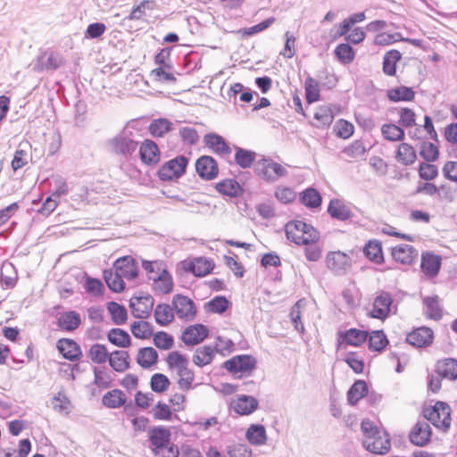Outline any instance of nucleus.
Here are the masks:
<instances>
[{"mask_svg": "<svg viewBox=\"0 0 457 457\" xmlns=\"http://www.w3.org/2000/svg\"><path fill=\"white\" fill-rule=\"evenodd\" d=\"M363 434V447L374 454H386L391 448L388 434L380 430L371 420H363L361 423Z\"/></svg>", "mask_w": 457, "mask_h": 457, "instance_id": "nucleus-1", "label": "nucleus"}, {"mask_svg": "<svg viewBox=\"0 0 457 457\" xmlns=\"http://www.w3.org/2000/svg\"><path fill=\"white\" fill-rule=\"evenodd\" d=\"M253 171L257 177L268 183H273L287 175V170L270 157H262L254 163Z\"/></svg>", "mask_w": 457, "mask_h": 457, "instance_id": "nucleus-2", "label": "nucleus"}, {"mask_svg": "<svg viewBox=\"0 0 457 457\" xmlns=\"http://www.w3.org/2000/svg\"><path fill=\"white\" fill-rule=\"evenodd\" d=\"M423 416L436 428L445 432L450 428L452 420L451 408L445 402L437 401L435 405L425 408L423 410Z\"/></svg>", "mask_w": 457, "mask_h": 457, "instance_id": "nucleus-3", "label": "nucleus"}, {"mask_svg": "<svg viewBox=\"0 0 457 457\" xmlns=\"http://www.w3.org/2000/svg\"><path fill=\"white\" fill-rule=\"evenodd\" d=\"M189 159L183 155H178L164 162L159 169L157 175L162 181H171L181 178L187 171Z\"/></svg>", "mask_w": 457, "mask_h": 457, "instance_id": "nucleus-4", "label": "nucleus"}, {"mask_svg": "<svg viewBox=\"0 0 457 457\" xmlns=\"http://www.w3.org/2000/svg\"><path fill=\"white\" fill-rule=\"evenodd\" d=\"M112 152L125 159L130 157L137 148L138 142L133 137V133L123 130L109 140Z\"/></svg>", "mask_w": 457, "mask_h": 457, "instance_id": "nucleus-5", "label": "nucleus"}, {"mask_svg": "<svg viewBox=\"0 0 457 457\" xmlns=\"http://www.w3.org/2000/svg\"><path fill=\"white\" fill-rule=\"evenodd\" d=\"M256 358L251 354H238L222 363V368L234 375L250 373L256 368Z\"/></svg>", "mask_w": 457, "mask_h": 457, "instance_id": "nucleus-6", "label": "nucleus"}, {"mask_svg": "<svg viewBox=\"0 0 457 457\" xmlns=\"http://www.w3.org/2000/svg\"><path fill=\"white\" fill-rule=\"evenodd\" d=\"M394 300L389 292L380 291L375 297L369 317L379 320H386L392 312Z\"/></svg>", "mask_w": 457, "mask_h": 457, "instance_id": "nucleus-7", "label": "nucleus"}, {"mask_svg": "<svg viewBox=\"0 0 457 457\" xmlns=\"http://www.w3.org/2000/svg\"><path fill=\"white\" fill-rule=\"evenodd\" d=\"M154 304V299L149 294H140L129 300V308L137 319H146L150 316Z\"/></svg>", "mask_w": 457, "mask_h": 457, "instance_id": "nucleus-8", "label": "nucleus"}, {"mask_svg": "<svg viewBox=\"0 0 457 457\" xmlns=\"http://www.w3.org/2000/svg\"><path fill=\"white\" fill-rule=\"evenodd\" d=\"M177 133H171L168 137V144L170 148H175L178 144L179 137L185 145L190 146L195 145L199 141V135L195 128L181 125V121H176Z\"/></svg>", "mask_w": 457, "mask_h": 457, "instance_id": "nucleus-9", "label": "nucleus"}, {"mask_svg": "<svg viewBox=\"0 0 457 457\" xmlns=\"http://www.w3.org/2000/svg\"><path fill=\"white\" fill-rule=\"evenodd\" d=\"M172 305L177 316L186 320H193L196 315V307L192 299L177 294L173 296Z\"/></svg>", "mask_w": 457, "mask_h": 457, "instance_id": "nucleus-10", "label": "nucleus"}, {"mask_svg": "<svg viewBox=\"0 0 457 457\" xmlns=\"http://www.w3.org/2000/svg\"><path fill=\"white\" fill-rule=\"evenodd\" d=\"M195 170L198 176L204 180H212L219 174V166L216 160L210 155H202L195 161Z\"/></svg>", "mask_w": 457, "mask_h": 457, "instance_id": "nucleus-11", "label": "nucleus"}, {"mask_svg": "<svg viewBox=\"0 0 457 457\" xmlns=\"http://www.w3.org/2000/svg\"><path fill=\"white\" fill-rule=\"evenodd\" d=\"M209 336V329L204 324H194L187 327L182 335L181 340L187 346H194L201 344Z\"/></svg>", "mask_w": 457, "mask_h": 457, "instance_id": "nucleus-12", "label": "nucleus"}, {"mask_svg": "<svg viewBox=\"0 0 457 457\" xmlns=\"http://www.w3.org/2000/svg\"><path fill=\"white\" fill-rule=\"evenodd\" d=\"M433 339V330L425 326L413 329L406 336V343L417 348H423L430 345Z\"/></svg>", "mask_w": 457, "mask_h": 457, "instance_id": "nucleus-13", "label": "nucleus"}, {"mask_svg": "<svg viewBox=\"0 0 457 457\" xmlns=\"http://www.w3.org/2000/svg\"><path fill=\"white\" fill-rule=\"evenodd\" d=\"M63 64L61 54L54 51L41 53L34 64V70L37 71H55Z\"/></svg>", "mask_w": 457, "mask_h": 457, "instance_id": "nucleus-14", "label": "nucleus"}, {"mask_svg": "<svg viewBox=\"0 0 457 457\" xmlns=\"http://www.w3.org/2000/svg\"><path fill=\"white\" fill-rule=\"evenodd\" d=\"M432 429L426 421H418L409 434V440L414 445L423 447L431 441Z\"/></svg>", "mask_w": 457, "mask_h": 457, "instance_id": "nucleus-15", "label": "nucleus"}, {"mask_svg": "<svg viewBox=\"0 0 457 457\" xmlns=\"http://www.w3.org/2000/svg\"><path fill=\"white\" fill-rule=\"evenodd\" d=\"M369 337L368 330H361L355 328H351L343 331H338L337 341L338 344H345L355 347L361 346L365 343Z\"/></svg>", "mask_w": 457, "mask_h": 457, "instance_id": "nucleus-16", "label": "nucleus"}, {"mask_svg": "<svg viewBox=\"0 0 457 457\" xmlns=\"http://www.w3.org/2000/svg\"><path fill=\"white\" fill-rule=\"evenodd\" d=\"M204 145L210 148L213 154L220 156H227L232 153V149L228 143L220 135L211 132L204 137Z\"/></svg>", "mask_w": 457, "mask_h": 457, "instance_id": "nucleus-17", "label": "nucleus"}, {"mask_svg": "<svg viewBox=\"0 0 457 457\" xmlns=\"http://www.w3.org/2000/svg\"><path fill=\"white\" fill-rule=\"evenodd\" d=\"M148 437L153 450H162L169 446L171 438V433L169 428L164 426H154L148 431Z\"/></svg>", "mask_w": 457, "mask_h": 457, "instance_id": "nucleus-18", "label": "nucleus"}, {"mask_svg": "<svg viewBox=\"0 0 457 457\" xmlns=\"http://www.w3.org/2000/svg\"><path fill=\"white\" fill-rule=\"evenodd\" d=\"M57 349L62 357L71 361L81 359L83 353L79 345L70 338H62L57 341Z\"/></svg>", "mask_w": 457, "mask_h": 457, "instance_id": "nucleus-19", "label": "nucleus"}, {"mask_svg": "<svg viewBox=\"0 0 457 457\" xmlns=\"http://www.w3.org/2000/svg\"><path fill=\"white\" fill-rule=\"evenodd\" d=\"M214 267L215 264L212 260L205 257H198L187 262L184 268L187 272L192 273L195 277L202 278L211 273Z\"/></svg>", "mask_w": 457, "mask_h": 457, "instance_id": "nucleus-20", "label": "nucleus"}, {"mask_svg": "<svg viewBox=\"0 0 457 457\" xmlns=\"http://www.w3.org/2000/svg\"><path fill=\"white\" fill-rule=\"evenodd\" d=\"M113 268L128 279H133L138 275V267L129 255L118 258L113 263Z\"/></svg>", "mask_w": 457, "mask_h": 457, "instance_id": "nucleus-21", "label": "nucleus"}, {"mask_svg": "<svg viewBox=\"0 0 457 457\" xmlns=\"http://www.w3.org/2000/svg\"><path fill=\"white\" fill-rule=\"evenodd\" d=\"M442 264L441 256L432 252L423 253L421 255L420 268L423 273L428 277H436L440 271Z\"/></svg>", "mask_w": 457, "mask_h": 457, "instance_id": "nucleus-22", "label": "nucleus"}, {"mask_svg": "<svg viewBox=\"0 0 457 457\" xmlns=\"http://www.w3.org/2000/svg\"><path fill=\"white\" fill-rule=\"evenodd\" d=\"M139 155L141 161L147 164H156L160 161V150L155 142L145 139L139 148Z\"/></svg>", "mask_w": 457, "mask_h": 457, "instance_id": "nucleus-23", "label": "nucleus"}, {"mask_svg": "<svg viewBox=\"0 0 457 457\" xmlns=\"http://www.w3.org/2000/svg\"><path fill=\"white\" fill-rule=\"evenodd\" d=\"M393 259L402 264L410 265L418 256V251L411 245L402 244L392 249Z\"/></svg>", "mask_w": 457, "mask_h": 457, "instance_id": "nucleus-24", "label": "nucleus"}, {"mask_svg": "<svg viewBox=\"0 0 457 457\" xmlns=\"http://www.w3.org/2000/svg\"><path fill=\"white\" fill-rule=\"evenodd\" d=\"M258 400L247 395H237V400L233 403V409L240 415H250L258 409Z\"/></svg>", "mask_w": 457, "mask_h": 457, "instance_id": "nucleus-25", "label": "nucleus"}, {"mask_svg": "<svg viewBox=\"0 0 457 457\" xmlns=\"http://www.w3.org/2000/svg\"><path fill=\"white\" fill-rule=\"evenodd\" d=\"M215 189L222 195L237 198L244 194L243 187L235 179H225L218 182Z\"/></svg>", "mask_w": 457, "mask_h": 457, "instance_id": "nucleus-26", "label": "nucleus"}, {"mask_svg": "<svg viewBox=\"0 0 457 457\" xmlns=\"http://www.w3.org/2000/svg\"><path fill=\"white\" fill-rule=\"evenodd\" d=\"M81 324V317L76 311H67L60 314L57 319L58 327L66 332L76 330Z\"/></svg>", "mask_w": 457, "mask_h": 457, "instance_id": "nucleus-27", "label": "nucleus"}, {"mask_svg": "<svg viewBox=\"0 0 457 457\" xmlns=\"http://www.w3.org/2000/svg\"><path fill=\"white\" fill-rule=\"evenodd\" d=\"M436 372L444 378L449 380L457 379V360L454 358H445L439 360L436 364Z\"/></svg>", "mask_w": 457, "mask_h": 457, "instance_id": "nucleus-28", "label": "nucleus"}, {"mask_svg": "<svg viewBox=\"0 0 457 457\" xmlns=\"http://www.w3.org/2000/svg\"><path fill=\"white\" fill-rule=\"evenodd\" d=\"M149 279L154 281V289L155 292L169 294L173 289V280L167 269H162L156 276H149Z\"/></svg>", "mask_w": 457, "mask_h": 457, "instance_id": "nucleus-29", "label": "nucleus"}, {"mask_svg": "<svg viewBox=\"0 0 457 457\" xmlns=\"http://www.w3.org/2000/svg\"><path fill=\"white\" fill-rule=\"evenodd\" d=\"M109 365L117 372L122 373L129 369L130 357L127 351L115 350L110 353Z\"/></svg>", "mask_w": 457, "mask_h": 457, "instance_id": "nucleus-30", "label": "nucleus"}, {"mask_svg": "<svg viewBox=\"0 0 457 457\" xmlns=\"http://www.w3.org/2000/svg\"><path fill=\"white\" fill-rule=\"evenodd\" d=\"M328 267L338 273L345 272L351 266L350 257L342 252H333L327 257Z\"/></svg>", "mask_w": 457, "mask_h": 457, "instance_id": "nucleus-31", "label": "nucleus"}, {"mask_svg": "<svg viewBox=\"0 0 457 457\" xmlns=\"http://www.w3.org/2000/svg\"><path fill=\"white\" fill-rule=\"evenodd\" d=\"M364 256L375 264L384 262L382 244L378 239L369 240L363 247Z\"/></svg>", "mask_w": 457, "mask_h": 457, "instance_id": "nucleus-32", "label": "nucleus"}, {"mask_svg": "<svg viewBox=\"0 0 457 457\" xmlns=\"http://www.w3.org/2000/svg\"><path fill=\"white\" fill-rule=\"evenodd\" d=\"M328 213L331 218L345 221L353 216L352 211L339 199L333 198L328 206Z\"/></svg>", "mask_w": 457, "mask_h": 457, "instance_id": "nucleus-33", "label": "nucleus"}, {"mask_svg": "<svg viewBox=\"0 0 457 457\" xmlns=\"http://www.w3.org/2000/svg\"><path fill=\"white\" fill-rule=\"evenodd\" d=\"M386 96L393 103L411 102L415 97V92L411 87L400 86L388 89Z\"/></svg>", "mask_w": 457, "mask_h": 457, "instance_id": "nucleus-34", "label": "nucleus"}, {"mask_svg": "<svg viewBox=\"0 0 457 457\" xmlns=\"http://www.w3.org/2000/svg\"><path fill=\"white\" fill-rule=\"evenodd\" d=\"M368 395V384L365 380L358 379L350 386L347 391V402L351 406H354L357 403Z\"/></svg>", "mask_w": 457, "mask_h": 457, "instance_id": "nucleus-35", "label": "nucleus"}, {"mask_svg": "<svg viewBox=\"0 0 457 457\" xmlns=\"http://www.w3.org/2000/svg\"><path fill=\"white\" fill-rule=\"evenodd\" d=\"M175 129V124L166 118L153 120L149 125V132L156 137H162L170 132L171 134Z\"/></svg>", "mask_w": 457, "mask_h": 457, "instance_id": "nucleus-36", "label": "nucleus"}, {"mask_svg": "<svg viewBox=\"0 0 457 457\" xmlns=\"http://www.w3.org/2000/svg\"><path fill=\"white\" fill-rule=\"evenodd\" d=\"M423 304L426 307L425 315L433 320H439L443 317V309L438 295L425 296Z\"/></svg>", "mask_w": 457, "mask_h": 457, "instance_id": "nucleus-37", "label": "nucleus"}, {"mask_svg": "<svg viewBox=\"0 0 457 457\" xmlns=\"http://www.w3.org/2000/svg\"><path fill=\"white\" fill-rule=\"evenodd\" d=\"M108 341L120 348H128L131 345V337L129 334L120 328H113L107 333Z\"/></svg>", "mask_w": 457, "mask_h": 457, "instance_id": "nucleus-38", "label": "nucleus"}, {"mask_svg": "<svg viewBox=\"0 0 457 457\" xmlns=\"http://www.w3.org/2000/svg\"><path fill=\"white\" fill-rule=\"evenodd\" d=\"M216 348L212 345H204L195 350L192 361L195 365L202 368L212 362Z\"/></svg>", "mask_w": 457, "mask_h": 457, "instance_id": "nucleus-39", "label": "nucleus"}, {"mask_svg": "<svg viewBox=\"0 0 457 457\" xmlns=\"http://www.w3.org/2000/svg\"><path fill=\"white\" fill-rule=\"evenodd\" d=\"M245 438L253 445H262L266 444V429L262 424H252L246 429Z\"/></svg>", "mask_w": 457, "mask_h": 457, "instance_id": "nucleus-40", "label": "nucleus"}, {"mask_svg": "<svg viewBox=\"0 0 457 457\" xmlns=\"http://www.w3.org/2000/svg\"><path fill=\"white\" fill-rule=\"evenodd\" d=\"M158 361L157 351L151 347H142L138 350L137 362L143 369H148Z\"/></svg>", "mask_w": 457, "mask_h": 457, "instance_id": "nucleus-41", "label": "nucleus"}, {"mask_svg": "<svg viewBox=\"0 0 457 457\" xmlns=\"http://www.w3.org/2000/svg\"><path fill=\"white\" fill-rule=\"evenodd\" d=\"M126 395L120 389L108 391L102 398V403L107 408L116 409L126 403Z\"/></svg>", "mask_w": 457, "mask_h": 457, "instance_id": "nucleus-42", "label": "nucleus"}, {"mask_svg": "<svg viewBox=\"0 0 457 457\" xmlns=\"http://www.w3.org/2000/svg\"><path fill=\"white\" fill-rule=\"evenodd\" d=\"M367 341L371 352H382L389 343L386 335L381 329L369 332Z\"/></svg>", "mask_w": 457, "mask_h": 457, "instance_id": "nucleus-43", "label": "nucleus"}, {"mask_svg": "<svg viewBox=\"0 0 457 457\" xmlns=\"http://www.w3.org/2000/svg\"><path fill=\"white\" fill-rule=\"evenodd\" d=\"M236 150L235 153V162L242 169L250 168L253 164L255 163L256 153L252 150H248L245 148H242L237 145H234Z\"/></svg>", "mask_w": 457, "mask_h": 457, "instance_id": "nucleus-44", "label": "nucleus"}, {"mask_svg": "<svg viewBox=\"0 0 457 457\" xmlns=\"http://www.w3.org/2000/svg\"><path fill=\"white\" fill-rule=\"evenodd\" d=\"M104 279L107 287L115 293H120L125 288V282L123 281L124 276H121L115 270H105L103 274Z\"/></svg>", "mask_w": 457, "mask_h": 457, "instance_id": "nucleus-45", "label": "nucleus"}, {"mask_svg": "<svg viewBox=\"0 0 457 457\" xmlns=\"http://www.w3.org/2000/svg\"><path fill=\"white\" fill-rule=\"evenodd\" d=\"M401 58L402 54L398 50L392 49L387 51L383 58V72L387 76H395L396 73V64Z\"/></svg>", "mask_w": 457, "mask_h": 457, "instance_id": "nucleus-46", "label": "nucleus"}, {"mask_svg": "<svg viewBox=\"0 0 457 457\" xmlns=\"http://www.w3.org/2000/svg\"><path fill=\"white\" fill-rule=\"evenodd\" d=\"M154 319L158 325L165 327L174 319L173 309L168 303H159L154 309Z\"/></svg>", "mask_w": 457, "mask_h": 457, "instance_id": "nucleus-47", "label": "nucleus"}, {"mask_svg": "<svg viewBox=\"0 0 457 457\" xmlns=\"http://www.w3.org/2000/svg\"><path fill=\"white\" fill-rule=\"evenodd\" d=\"M231 306L229 300L224 295H216L204 304L206 312L223 314Z\"/></svg>", "mask_w": 457, "mask_h": 457, "instance_id": "nucleus-48", "label": "nucleus"}, {"mask_svg": "<svg viewBox=\"0 0 457 457\" xmlns=\"http://www.w3.org/2000/svg\"><path fill=\"white\" fill-rule=\"evenodd\" d=\"M107 310L115 325H123L127 322L128 311L124 305L114 301H111L107 303Z\"/></svg>", "mask_w": 457, "mask_h": 457, "instance_id": "nucleus-49", "label": "nucleus"}, {"mask_svg": "<svg viewBox=\"0 0 457 457\" xmlns=\"http://www.w3.org/2000/svg\"><path fill=\"white\" fill-rule=\"evenodd\" d=\"M110 353L105 345L96 343L90 346L87 357L94 363L104 364L108 361Z\"/></svg>", "mask_w": 457, "mask_h": 457, "instance_id": "nucleus-50", "label": "nucleus"}, {"mask_svg": "<svg viewBox=\"0 0 457 457\" xmlns=\"http://www.w3.org/2000/svg\"><path fill=\"white\" fill-rule=\"evenodd\" d=\"M18 280L14 266L10 263H4L1 268L0 283L6 288H13Z\"/></svg>", "mask_w": 457, "mask_h": 457, "instance_id": "nucleus-51", "label": "nucleus"}, {"mask_svg": "<svg viewBox=\"0 0 457 457\" xmlns=\"http://www.w3.org/2000/svg\"><path fill=\"white\" fill-rule=\"evenodd\" d=\"M305 99L307 104H312L320 99V89L319 82L311 76L304 81Z\"/></svg>", "mask_w": 457, "mask_h": 457, "instance_id": "nucleus-52", "label": "nucleus"}, {"mask_svg": "<svg viewBox=\"0 0 457 457\" xmlns=\"http://www.w3.org/2000/svg\"><path fill=\"white\" fill-rule=\"evenodd\" d=\"M395 158L402 164L408 166L415 162L417 156L414 148L411 145L402 143L397 149Z\"/></svg>", "mask_w": 457, "mask_h": 457, "instance_id": "nucleus-53", "label": "nucleus"}, {"mask_svg": "<svg viewBox=\"0 0 457 457\" xmlns=\"http://www.w3.org/2000/svg\"><path fill=\"white\" fill-rule=\"evenodd\" d=\"M300 202L308 208H317L321 204L320 194L312 187H308L300 194Z\"/></svg>", "mask_w": 457, "mask_h": 457, "instance_id": "nucleus-54", "label": "nucleus"}, {"mask_svg": "<svg viewBox=\"0 0 457 457\" xmlns=\"http://www.w3.org/2000/svg\"><path fill=\"white\" fill-rule=\"evenodd\" d=\"M130 331L136 338L147 339L153 334V326L145 320L134 321L130 325Z\"/></svg>", "mask_w": 457, "mask_h": 457, "instance_id": "nucleus-55", "label": "nucleus"}, {"mask_svg": "<svg viewBox=\"0 0 457 457\" xmlns=\"http://www.w3.org/2000/svg\"><path fill=\"white\" fill-rule=\"evenodd\" d=\"M337 59L343 64L351 63L355 57L354 49L348 43H341L334 51Z\"/></svg>", "mask_w": 457, "mask_h": 457, "instance_id": "nucleus-56", "label": "nucleus"}, {"mask_svg": "<svg viewBox=\"0 0 457 457\" xmlns=\"http://www.w3.org/2000/svg\"><path fill=\"white\" fill-rule=\"evenodd\" d=\"M381 132L386 140L393 142L403 140L405 135L401 126L393 123L384 124L381 128Z\"/></svg>", "mask_w": 457, "mask_h": 457, "instance_id": "nucleus-57", "label": "nucleus"}, {"mask_svg": "<svg viewBox=\"0 0 457 457\" xmlns=\"http://www.w3.org/2000/svg\"><path fill=\"white\" fill-rule=\"evenodd\" d=\"M420 155L426 162H433L439 157V149L434 143L424 141L420 145Z\"/></svg>", "mask_w": 457, "mask_h": 457, "instance_id": "nucleus-58", "label": "nucleus"}, {"mask_svg": "<svg viewBox=\"0 0 457 457\" xmlns=\"http://www.w3.org/2000/svg\"><path fill=\"white\" fill-rule=\"evenodd\" d=\"M170 385L169 378L162 373H154L151 377L150 387L155 393L165 392Z\"/></svg>", "mask_w": 457, "mask_h": 457, "instance_id": "nucleus-59", "label": "nucleus"}, {"mask_svg": "<svg viewBox=\"0 0 457 457\" xmlns=\"http://www.w3.org/2000/svg\"><path fill=\"white\" fill-rule=\"evenodd\" d=\"M167 363L170 369L177 368L179 372L187 368L188 361L184 354L178 351H174L169 353L167 357Z\"/></svg>", "mask_w": 457, "mask_h": 457, "instance_id": "nucleus-60", "label": "nucleus"}, {"mask_svg": "<svg viewBox=\"0 0 457 457\" xmlns=\"http://www.w3.org/2000/svg\"><path fill=\"white\" fill-rule=\"evenodd\" d=\"M226 452L228 457H251L252 449L245 444H232L226 447Z\"/></svg>", "mask_w": 457, "mask_h": 457, "instance_id": "nucleus-61", "label": "nucleus"}, {"mask_svg": "<svg viewBox=\"0 0 457 457\" xmlns=\"http://www.w3.org/2000/svg\"><path fill=\"white\" fill-rule=\"evenodd\" d=\"M52 196L61 197L69 193V187L62 176H54L51 182Z\"/></svg>", "mask_w": 457, "mask_h": 457, "instance_id": "nucleus-62", "label": "nucleus"}, {"mask_svg": "<svg viewBox=\"0 0 457 457\" xmlns=\"http://www.w3.org/2000/svg\"><path fill=\"white\" fill-rule=\"evenodd\" d=\"M154 345L162 350H169L173 346V337L164 331H158L154 335Z\"/></svg>", "mask_w": 457, "mask_h": 457, "instance_id": "nucleus-63", "label": "nucleus"}, {"mask_svg": "<svg viewBox=\"0 0 457 457\" xmlns=\"http://www.w3.org/2000/svg\"><path fill=\"white\" fill-rule=\"evenodd\" d=\"M334 129L338 137L346 139L353 135L354 128L348 120L340 119L336 122Z\"/></svg>", "mask_w": 457, "mask_h": 457, "instance_id": "nucleus-64", "label": "nucleus"}]
</instances>
